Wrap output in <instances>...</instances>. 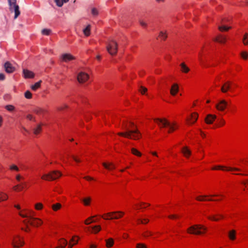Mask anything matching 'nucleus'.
Returning <instances> with one entry per match:
<instances>
[{"instance_id":"nucleus-30","label":"nucleus","mask_w":248,"mask_h":248,"mask_svg":"<svg viewBox=\"0 0 248 248\" xmlns=\"http://www.w3.org/2000/svg\"><path fill=\"white\" fill-rule=\"evenodd\" d=\"M207 197H208V196H207V195H202V196H198L196 198V200L199 201H206V200L209 201H214V200H212V199H208V200L205 199V198Z\"/></svg>"},{"instance_id":"nucleus-51","label":"nucleus","mask_w":248,"mask_h":248,"mask_svg":"<svg viewBox=\"0 0 248 248\" xmlns=\"http://www.w3.org/2000/svg\"><path fill=\"white\" fill-rule=\"evenodd\" d=\"M10 169L11 170H15L16 171H18V168L15 165H12L10 167Z\"/></svg>"},{"instance_id":"nucleus-33","label":"nucleus","mask_w":248,"mask_h":248,"mask_svg":"<svg viewBox=\"0 0 248 248\" xmlns=\"http://www.w3.org/2000/svg\"><path fill=\"white\" fill-rule=\"evenodd\" d=\"M61 206L62 205L60 203H57L52 205V208L54 211H56L60 209Z\"/></svg>"},{"instance_id":"nucleus-17","label":"nucleus","mask_w":248,"mask_h":248,"mask_svg":"<svg viewBox=\"0 0 248 248\" xmlns=\"http://www.w3.org/2000/svg\"><path fill=\"white\" fill-rule=\"evenodd\" d=\"M216 119V116L212 114H208L205 119V121L207 124H211Z\"/></svg>"},{"instance_id":"nucleus-46","label":"nucleus","mask_w":248,"mask_h":248,"mask_svg":"<svg viewBox=\"0 0 248 248\" xmlns=\"http://www.w3.org/2000/svg\"><path fill=\"white\" fill-rule=\"evenodd\" d=\"M139 91L140 92L141 94H143L147 91V89L144 87L141 86L140 87Z\"/></svg>"},{"instance_id":"nucleus-54","label":"nucleus","mask_w":248,"mask_h":248,"mask_svg":"<svg viewBox=\"0 0 248 248\" xmlns=\"http://www.w3.org/2000/svg\"><path fill=\"white\" fill-rule=\"evenodd\" d=\"M152 235V233L150 232H148V231L145 232L143 234L144 236H145V237H148V236Z\"/></svg>"},{"instance_id":"nucleus-38","label":"nucleus","mask_w":248,"mask_h":248,"mask_svg":"<svg viewBox=\"0 0 248 248\" xmlns=\"http://www.w3.org/2000/svg\"><path fill=\"white\" fill-rule=\"evenodd\" d=\"M243 42L245 45H247L248 44V33H246L245 34Z\"/></svg>"},{"instance_id":"nucleus-24","label":"nucleus","mask_w":248,"mask_h":248,"mask_svg":"<svg viewBox=\"0 0 248 248\" xmlns=\"http://www.w3.org/2000/svg\"><path fill=\"white\" fill-rule=\"evenodd\" d=\"M67 245V241L64 239H62L60 242V246L57 247L56 248H64Z\"/></svg>"},{"instance_id":"nucleus-52","label":"nucleus","mask_w":248,"mask_h":248,"mask_svg":"<svg viewBox=\"0 0 248 248\" xmlns=\"http://www.w3.org/2000/svg\"><path fill=\"white\" fill-rule=\"evenodd\" d=\"M138 221H140V223H141L142 224H146V223H147L149 220L148 219L145 218L143 220L139 219H138Z\"/></svg>"},{"instance_id":"nucleus-26","label":"nucleus","mask_w":248,"mask_h":248,"mask_svg":"<svg viewBox=\"0 0 248 248\" xmlns=\"http://www.w3.org/2000/svg\"><path fill=\"white\" fill-rule=\"evenodd\" d=\"M41 82L42 81L40 80L38 82L35 83L34 85L31 86V89L33 91H36L40 87Z\"/></svg>"},{"instance_id":"nucleus-20","label":"nucleus","mask_w":248,"mask_h":248,"mask_svg":"<svg viewBox=\"0 0 248 248\" xmlns=\"http://www.w3.org/2000/svg\"><path fill=\"white\" fill-rule=\"evenodd\" d=\"M214 40L216 42H218L220 43H225L226 41V38L221 35H219L217 37L215 38Z\"/></svg>"},{"instance_id":"nucleus-34","label":"nucleus","mask_w":248,"mask_h":248,"mask_svg":"<svg viewBox=\"0 0 248 248\" xmlns=\"http://www.w3.org/2000/svg\"><path fill=\"white\" fill-rule=\"evenodd\" d=\"M8 199V196L2 192H0V202L6 200Z\"/></svg>"},{"instance_id":"nucleus-47","label":"nucleus","mask_w":248,"mask_h":248,"mask_svg":"<svg viewBox=\"0 0 248 248\" xmlns=\"http://www.w3.org/2000/svg\"><path fill=\"white\" fill-rule=\"evenodd\" d=\"M136 248H147L146 245L143 243H138L136 245Z\"/></svg>"},{"instance_id":"nucleus-44","label":"nucleus","mask_w":248,"mask_h":248,"mask_svg":"<svg viewBox=\"0 0 248 248\" xmlns=\"http://www.w3.org/2000/svg\"><path fill=\"white\" fill-rule=\"evenodd\" d=\"M207 218L213 221H218L219 220L218 218L216 217V215H212L207 217Z\"/></svg>"},{"instance_id":"nucleus-64","label":"nucleus","mask_w":248,"mask_h":248,"mask_svg":"<svg viewBox=\"0 0 248 248\" xmlns=\"http://www.w3.org/2000/svg\"><path fill=\"white\" fill-rule=\"evenodd\" d=\"M225 121L223 119H221L220 120L219 124H220V125H223L225 124Z\"/></svg>"},{"instance_id":"nucleus-35","label":"nucleus","mask_w":248,"mask_h":248,"mask_svg":"<svg viewBox=\"0 0 248 248\" xmlns=\"http://www.w3.org/2000/svg\"><path fill=\"white\" fill-rule=\"evenodd\" d=\"M218 29L219 31H227L228 30H229V29H231V27H227V26H218Z\"/></svg>"},{"instance_id":"nucleus-53","label":"nucleus","mask_w":248,"mask_h":248,"mask_svg":"<svg viewBox=\"0 0 248 248\" xmlns=\"http://www.w3.org/2000/svg\"><path fill=\"white\" fill-rule=\"evenodd\" d=\"M27 118L30 120H33L34 121H35V118L33 117V116L31 114H28L27 115Z\"/></svg>"},{"instance_id":"nucleus-62","label":"nucleus","mask_w":248,"mask_h":248,"mask_svg":"<svg viewBox=\"0 0 248 248\" xmlns=\"http://www.w3.org/2000/svg\"><path fill=\"white\" fill-rule=\"evenodd\" d=\"M178 217L176 215H171L169 216L168 217L171 219H174L177 218Z\"/></svg>"},{"instance_id":"nucleus-56","label":"nucleus","mask_w":248,"mask_h":248,"mask_svg":"<svg viewBox=\"0 0 248 248\" xmlns=\"http://www.w3.org/2000/svg\"><path fill=\"white\" fill-rule=\"evenodd\" d=\"M72 157L73 159L76 162H80L81 161L77 157H76L74 155H72Z\"/></svg>"},{"instance_id":"nucleus-61","label":"nucleus","mask_w":248,"mask_h":248,"mask_svg":"<svg viewBox=\"0 0 248 248\" xmlns=\"http://www.w3.org/2000/svg\"><path fill=\"white\" fill-rule=\"evenodd\" d=\"M140 24L142 26H143V27H146V26H147V24H146L145 22H144L143 21H142V20H140Z\"/></svg>"},{"instance_id":"nucleus-8","label":"nucleus","mask_w":248,"mask_h":248,"mask_svg":"<svg viewBox=\"0 0 248 248\" xmlns=\"http://www.w3.org/2000/svg\"><path fill=\"white\" fill-rule=\"evenodd\" d=\"M124 215V213L121 211L112 212L105 214V216L110 217L109 218H106L104 216H102V217L105 219H118Z\"/></svg>"},{"instance_id":"nucleus-22","label":"nucleus","mask_w":248,"mask_h":248,"mask_svg":"<svg viewBox=\"0 0 248 248\" xmlns=\"http://www.w3.org/2000/svg\"><path fill=\"white\" fill-rule=\"evenodd\" d=\"M180 66L181 67L182 72L184 73H188L190 70L189 68L185 64L184 62L181 63Z\"/></svg>"},{"instance_id":"nucleus-45","label":"nucleus","mask_w":248,"mask_h":248,"mask_svg":"<svg viewBox=\"0 0 248 248\" xmlns=\"http://www.w3.org/2000/svg\"><path fill=\"white\" fill-rule=\"evenodd\" d=\"M77 237V236H75L73 237L71 239L70 241V243H71V242H73L74 245H76L78 243V239H76V238Z\"/></svg>"},{"instance_id":"nucleus-2","label":"nucleus","mask_w":248,"mask_h":248,"mask_svg":"<svg viewBox=\"0 0 248 248\" xmlns=\"http://www.w3.org/2000/svg\"><path fill=\"white\" fill-rule=\"evenodd\" d=\"M30 212L31 213L32 212V211ZM19 215L22 217H26L28 218L23 221V222L25 224L29 223L33 226L37 227L41 225L43 223V221L40 219L38 218L33 217V216L31 215V214L28 215L23 214L20 213Z\"/></svg>"},{"instance_id":"nucleus-37","label":"nucleus","mask_w":248,"mask_h":248,"mask_svg":"<svg viewBox=\"0 0 248 248\" xmlns=\"http://www.w3.org/2000/svg\"><path fill=\"white\" fill-rule=\"evenodd\" d=\"M131 152L133 154H134L136 155H137L139 156H140L141 155V154L139 151H138L137 149H136L135 148L131 149Z\"/></svg>"},{"instance_id":"nucleus-7","label":"nucleus","mask_w":248,"mask_h":248,"mask_svg":"<svg viewBox=\"0 0 248 248\" xmlns=\"http://www.w3.org/2000/svg\"><path fill=\"white\" fill-rule=\"evenodd\" d=\"M107 49L110 55H116L118 50V44L113 40L110 41L107 44Z\"/></svg>"},{"instance_id":"nucleus-14","label":"nucleus","mask_w":248,"mask_h":248,"mask_svg":"<svg viewBox=\"0 0 248 248\" xmlns=\"http://www.w3.org/2000/svg\"><path fill=\"white\" fill-rule=\"evenodd\" d=\"M231 82L227 81L225 82L221 88V91L223 93H226L229 90L231 89Z\"/></svg>"},{"instance_id":"nucleus-5","label":"nucleus","mask_w":248,"mask_h":248,"mask_svg":"<svg viewBox=\"0 0 248 248\" xmlns=\"http://www.w3.org/2000/svg\"><path fill=\"white\" fill-rule=\"evenodd\" d=\"M62 176V174L59 171L53 170L47 174H44L41 177V178L45 180L53 181L60 178Z\"/></svg>"},{"instance_id":"nucleus-55","label":"nucleus","mask_w":248,"mask_h":248,"mask_svg":"<svg viewBox=\"0 0 248 248\" xmlns=\"http://www.w3.org/2000/svg\"><path fill=\"white\" fill-rule=\"evenodd\" d=\"M223 168H224V167L221 166H215V167H213L212 168V170H218V169H223Z\"/></svg>"},{"instance_id":"nucleus-57","label":"nucleus","mask_w":248,"mask_h":248,"mask_svg":"<svg viewBox=\"0 0 248 248\" xmlns=\"http://www.w3.org/2000/svg\"><path fill=\"white\" fill-rule=\"evenodd\" d=\"M67 107V106L66 105H64L63 106L59 107L57 108V109L58 110H62L64 108H66Z\"/></svg>"},{"instance_id":"nucleus-19","label":"nucleus","mask_w":248,"mask_h":248,"mask_svg":"<svg viewBox=\"0 0 248 248\" xmlns=\"http://www.w3.org/2000/svg\"><path fill=\"white\" fill-rule=\"evenodd\" d=\"M181 151L186 157H188L191 155V151L188 149L187 147H184L182 149Z\"/></svg>"},{"instance_id":"nucleus-10","label":"nucleus","mask_w":248,"mask_h":248,"mask_svg":"<svg viewBox=\"0 0 248 248\" xmlns=\"http://www.w3.org/2000/svg\"><path fill=\"white\" fill-rule=\"evenodd\" d=\"M89 78V75L84 72H79L77 76V79L80 83L85 82Z\"/></svg>"},{"instance_id":"nucleus-32","label":"nucleus","mask_w":248,"mask_h":248,"mask_svg":"<svg viewBox=\"0 0 248 248\" xmlns=\"http://www.w3.org/2000/svg\"><path fill=\"white\" fill-rule=\"evenodd\" d=\"M95 216H93L89 217L88 219L85 220L84 223L86 225H89L92 222H95V220H93L92 218L94 217Z\"/></svg>"},{"instance_id":"nucleus-31","label":"nucleus","mask_w":248,"mask_h":248,"mask_svg":"<svg viewBox=\"0 0 248 248\" xmlns=\"http://www.w3.org/2000/svg\"><path fill=\"white\" fill-rule=\"evenodd\" d=\"M83 32L85 35L88 36L90 34V25H88L85 29L83 30Z\"/></svg>"},{"instance_id":"nucleus-15","label":"nucleus","mask_w":248,"mask_h":248,"mask_svg":"<svg viewBox=\"0 0 248 248\" xmlns=\"http://www.w3.org/2000/svg\"><path fill=\"white\" fill-rule=\"evenodd\" d=\"M23 74L24 77L26 78H33L34 77V73L28 69H23Z\"/></svg>"},{"instance_id":"nucleus-49","label":"nucleus","mask_w":248,"mask_h":248,"mask_svg":"<svg viewBox=\"0 0 248 248\" xmlns=\"http://www.w3.org/2000/svg\"><path fill=\"white\" fill-rule=\"evenodd\" d=\"M98 11L96 8H93L92 9V14L93 16H96L98 15Z\"/></svg>"},{"instance_id":"nucleus-58","label":"nucleus","mask_w":248,"mask_h":248,"mask_svg":"<svg viewBox=\"0 0 248 248\" xmlns=\"http://www.w3.org/2000/svg\"><path fill=\"white\" fill-rule=\"evenodd\" d=\"M228 170H240V169L236 168H228L227 169Z\"/></svg>"},{"instance_id":"nucleus-18","label":"nucleus","mask_w":248,"mask_h":248,"mask_svg":"<svg viewBox=\"0 0 248 248\" xmlns=\"http://www.w3.org/2000/svg\"><path fill=\"white\" fill-rule=\"evenodd\" d=\"M198 115L196 113H194L191 115L190 119L187 120L188 124H193L196 122L198 119Z\"/></svg>"},{"instance_id":"nucleus-21","label":"nucleus","mask_w":248,"mask_h":248,"mask_svg":"<svg viewBox=\"0 0 248 248\" xmlns=\"http://www.w3.org/2000/svg\"><path fill=\"white\" fill-rule=\"evenodd\" d=\"M102 165L106 169L109 170L114 169L115 168V165L112 163H109L108 164L103 163Z\"/></svg>"},{"instance_id":"nucleus-41","label":"nucleus","mask_w":248,"mask_h":248,"mask_svg":"<svg viewBox=\"0 0 248 248\" xmlns=\"http://www.w3.org/2000/svg\"><path fill=\"white\" fill-rule=\"evenodd\" d=\"M91 200V198L88 197L87 198L84 199L82 200V202H84V204L85 205H89L90 204V202Z\"/></svg>"},{"instance_id":"nucleus-39","label":"nucleus","mask_w":248,"mask_h":248,"mask_svg":"<svg viewBox=\"0 0 248 248\" xmlns=\"http://www.w3.org/2000/svg\"><path fill=\"white\" fill-rule=\"evenodd\" d=\"M51 32V30L49 29H44L42 30V34L45 35H49L50 33Z\"/></svg>"},{"instance_id":"nucleus-63","label":"nucleus","mask_w":248,"mask_h":248,"mask_svg":"<svg viewBox=\"0 0 248 248\" xmlns=\"http://www.w3.org/2000/svg\"><path fill=\"white\" fill-rule=\"evenodd\" d=\"M19 186V185H17L13 187V189L14 190H16V191H17V190H18V187Z\"/></svg>"},{"instance_id":"nucleus-1","label":"nucleus","mask_w":248,"mask_h":248,"mask_svg":"<svg viewBox=\"0 0 248 248\" xmlns=\"http://www.w3.org/2000/svg\"><path fill=\"white\" fill-rule=\"evenodd\" d=\"M130 124L134 128V129H129V128L125 127V132L118 133V135L130 139L135 140L140 139L141 137L140 132L137 128L136 126H135L133 122H130Z\"/></svg>"},{"instance_id":"nucleus-27","label":"nucleus","mask_w":248,"mask_h":248,"mask_svg":"<svg viewBox=\"0 0 248 248\" xmlns=\"http://www.w3.org/2000/svg\"><path fill=\"white\" fill-rule=\"evenodd\" d=\"M34 112H35L37 115H42L45 112V110L39 108H37L34 109Z\"/></svg>"},{"instance_id":"nucleus-16","label":"nucleus","mask_w":248,"mask_h":248,"mask_svg":"<svg viewBox=\"0 0 248 248\" xmlns=\"http://www.w3.org/2000/svg\"><path fill=\"white\" fill-rule=\"evenodd\" d=\"M178 91L179 86L178 84L176 83L172 84L170 90V94L173 96H175Z\"/></svg>"},{"instance_id":"nucleus-6","label":"nucleus","mask_w":248,"mask_h":248,"mask_svg":"<svg viewBox=\"0 0 248 248\" xmlns=\"http://www.w3.org/2000/svg\"><path fill=\"white\" fill-rule=\"evenodd\" d=\"M10 11L15 12L14 18L16 19L20 14L19 6L16 4V0H8Z\"/></svg>"},{"instance_id":"nucleus-9","label":"nucleus","mask_w":248,"mask_h":248,"mask_svg":"<svg viewBox=\"0 0 248 248\" xmlns=\"http://www.w3.org/2000/svg\"><path fill=\"white\" fill-rule=\"evenodd\" d=\"M24 244V242L22 241L21 238L18 235L15 236L12 241V245L15 248H19L23 246Z\"/></svg>"},{"instance_id":"nucleus-50","label":"nucleus","mask_w":248,"mask_h":248,"mask_svg":"<svg viewBox=\"0 0 248 248\" xmlns=\"http://www.w3.org/2000/svg\"><path fill=\"white\" fill-rule=\"evenodd\" d=\"M5 108L8 110L11 111H13L14 109L15 108H14V107L13 106L9 105L6 106Z\"/></svg>"},{"instance_id":"nucleus-29","label":"nucleus","mask_w":248,"mask_h":248,"mask_svg":"<svg viewBox=\"0 0 248 248\" xmlns=\"http://www.w3.org/2000/svg\"><path fill=\"white\" fill-rule=\"evenodd\" d=\"M33 130V133L35 135H37L39 133H40V132L42 130L41 124H40L37 125V127L36 128H34Z\"/></svg>"},{"instance_id":"nucleus-13","label":"nucleus","mask_w":248,"mask_h":248,"mask_svg":"<svg viewBox=\"0 0 248 248\" xmlns=\"http://www.w3.org/2000/svg\"><path fill=\"white\" fill-rule=\"evenodd\" d=\"M61 59L62 61L67 62L69 61L75 59V57L70 54L65 53L62 55Z\"/></svg>"},{"instance_id":"nucleus-42","label":"nucleus","mask_w":248,"mask_h":248,"mask_svg":"<svg viewBox=\"0 0 248 248\" xmlns=\"http://www.w3.org/2000/svg\"><path fill=\"white\" fill-rule=\"evenodd\" d=\"M43 205L42 203L39 202L35 204V208L37 210H41L43 208Z\"/></svg>"},{"instance_id":"nucleus-60","label":"nucleus","mask_w":248,"mask_h":248,"mask_svg":"<svg viewBox=\"0 0 248 248\" xmlns=\"http://www.w3.org/2000/svg\"><path fill=\"white\" fill-rule=\"evenodd\" d=\"M21 179H23V178L20 175L18 174L16 176V179L17 181L19 182Z\"/></svg>"},{"instance_id":"nucleus-48","label":"nucleus","mask_w":248,"mask_h":248,"mask_svg":"<svg viewBox=\"0 0 248 248\" xmlns=\"http://www.w3.org/2000/svg\"><path fill=\"white\" fill-rule=\"evenodd\" d=\"M241 56L244 59H247L248 56V53L247 52L243 51L241 52Z\"/></svg>"},{"instance_id":"nucleus-4","label":"nucleus","mask_w":248,"mask_h":248,"mask_svg":"<svg viewBox=\"0 0 248 248\" xmlns=\"http://www.w3.org/2000/svg\"><path fill=\"white\" fill-rule=\"evenodd\" d=\"M155 121L158 124L160 127H168V133L173 131L176 127H175V124L170 123L166 119L157 118L155 119Z\"/></svg>"},{"instance_id":"nucleus-12","label":"nucleus","mask_w":248,"mask_h":248,"mask_svg":"<svg viewBox=\"0 0 248 248\" xmlns=\"http://www.w3.org/2000/svg\"><path fill=\"white\" fill-rule=\"evenodd\" d=\"M5 71L8 73H12L15 70V68L9 62H6L4 64Z\"/></svg>"},{"instance_id":"nucleus-28","label":"nucleus","mask_w":248,"mask_h":248,"mask_svg":"<svg viewBox=\"0 0 248 248\" xmlns=\"http://www.w3.org/2000/svg\"><path fill=\"white\" fill-rule=\"evenodd\" d=\"M69 0H55L56 5L59 7H62L64 3L68 2Z\"/></svg>"},{"instance_id":"nucleus-59","label":"nucleus","mask_w":248,"mask_h":248,"mask_svg":"<svg viewBox=\"0 0 248 248\" xmlns=\"http://www.w3.org/2000/svg\"><path fill=\"white\" fill-rule=\"evenodd\" d=\"M5 79V75L3 73H0V80H4Z\"/></svg>"},{"instance_id":"nucleus-40","label":"nucleus","mask_w":248,"mask_h":248,"mask_svg":"<svg viewBox=\"0 0 248 248\" xmlns=\"http://www.w3.org/2000/svg\"><path fill=\"white\" fill-rule=\"evenodd\" d=\"M159 37H160L161 39L165 40L167 37V35L165 32L164 33L163 31H160Z\"/></svg>"},{"instance_id":"nucleus-36","label":"nucleus","mask_w":248,"mask_h":248,"mask_svg":"<svg viewBox=\"0 0 248 248\" xmlns=\"http://www.w3.org/2000/svg\"><path fill=\"white\" fill-rule=\"evenodd\" d=\"M92 228H93V232L95 233L98 232L101 229V228L100 226H99V225L94 226Z\"/></svg>"},{"instance_id":"nucleus-43","label":"nucleus","mask_w":248,"mask_h":248,"mask_svg":"<svg viewBox=\"0 0 248 248\" xmlns=\"http://www.w3.org/2000/svg\"><path fill=\"white\" fill-rule=\"evenodd\" d=\"M24 95L27 99H31L32 97V94L29 91H26Z\"/></svg>"},{"instance_id":"nucleus-3","label":"nucleus","mask_w":248,"mask_h":248,"mask_svg":"<svg viewBox=\"0 0 248 248\" xmlns=\"http://www.w3.org/2000/svg\"><path fill=\"white\" fill-rule=\"evenodd\" d=\"M207 228L202 225L196 224L192 225L187 229V232L190 234L201 235L205 233Z\"/></svg>"},{"instance_id":"nucleus-25","label":"nucleus","mask_w":248,"mask_h":248,"mask_svg":"<svg viewBox=\"0 0 248 248\" xmlns=\"http://www.w3.org/2000/svg\"><path fill=\"white\" fill-rule=\"evenodd\" d=\"M106 246L108 248L111 247L114 244L113 239L111 238H110L106 240Z\"/></svg>"},{"instance_id":"nucleus-11","label":"nucleus","mask_w":248,"mask_h":248,"mask_svg":"<svg viewBox=\"0 0 248 248\" xmlns=\"http://www.w3.org/2000/svg\"><path fill=\"white\" fill-rule=\"evenodd\" d=\"M227 106V102L225 100H222L216 104V108L219 111H223Z\"/></svg>"},{"instance_id":"nucleus-23","label":"nucleus","mask_w":248,"mask_h":248,"mask_svg":"<svg viewBox=\"0 0 248 248\" xmlns=\"http://www.w3.org/2000/svg\"><path fill=\"white\" fill-rule=\"evenodd\" d=\"M236 232L234 230H232L229 232L228 236L232 240H234L235 239Z\"/></svg>"}]
</instances>
